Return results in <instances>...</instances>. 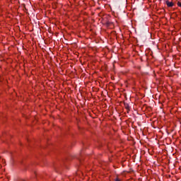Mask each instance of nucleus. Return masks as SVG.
<instances>
[{
  "label": "nucleus",
  "mask_w": 181,
  "mask_h": 181,
  "mask_svg": "<svg viewBox=\"0 0 181 181\" xmlns=\"http://www.w3.org/2000/svg\"><path fill=\"white\" fill-rule=\"evenodd\" d=\"M177 6H180V8H181V2H178Z\"/></svg>",
  "instance_id": "7ed1b4c3"
},
{
  "label": "nucleus",
  "mask_w": 181,
  "mask_h": 181,
  "mask_svg": "<svg viewBox=\"0 0 181 181\" xmlns=\"http://www.w3.org/2000/svg\"><path fill=\"white\" fill-rule=\"evenodd\" d=\"M166 5L168 8H172V6H174L175 4L173 2H170L169 1H167Z\"/></svg>",
  "instance_id": "f257e3e1"
},
{
  "label": "nucleus",
  "mask_w": 181,
  "mask_h": 181,
  "mask_svg": "<svg viewBox=\"0 0 181 181\" xmlns=\"http://www.w3.org/2000/svg\"><path fill=\"white\" fill-rule=\"evenodd\" d=\"M115 181H122L121 179H119V177H117L115 179Z\"/></svg>",
  "instance_id": "f03ea898"
}]
</instances>
